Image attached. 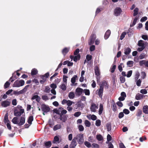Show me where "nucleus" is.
Instances as JSON below:
<instances>
[{"mask_svg": "<svg viewBox=\"0 0 148 148\" xmlns=\"http://www.w3.org/2000/svg\"><path fill=\"white\" fill-rule=\"evenodd\" d=\"M24 112V109H22V107L18 105L14 110V114L16 116H20Z\"/></svg>", "mask_w": 148, "mask_h": 148, "instance_id": "f257e3e1", "label": "nucleus"}, {"mask_svg": "<svg viewBox=\"0 0 148 148\" xmlns=\"http://www.w3.org/2000/svg\"><path fill=\"white\" fill-rule=\"evenodd\" d=\"M25 84L24 81L22 79L20 80L15 81L13 84V87H19L23 86Z\"/></svg>", "mask_w": 148, "mask_h": 148, "instance_id": "f03ea898", "label": "nucleus"}, {"mask_svg": "<svg viewBox=\"0 0 148 148\" xmlns=\"http://www.w3.org/2000/svg\"><path fill=\"white\" fill-rule=\"evenodd\" d=\"M74 138H76V140H77V142L79 144H81L84 142L83 134H77L76 137H74Z\"/></svg>", "mask_w": 148, "mask_h": 148, "instance_id": "7ed1b4c3", "label": "nucleus"}, {"mask_svg": "<svg viewBox=\"0 0 148 148\" xmlns=\"http://www.w3.org/2000/svg\"><path fill=\"white\" fill-rule=\"evenodd\" d=\"M41 109L43 112V115H45V112H47L50 110V108L49 106L45 104H42V105Z\"/></svg>", "mask_w": 148, "mask_h": 148, "instance_id": "20e7f679", "label": "nucleus"}, {"mask_svg": "<svg viewBox=\"0 0 148 148\" xmlns=\"http://www.w3.org/2000/svg\"><path fill=\"white\" fill-rule=\"evenodd\" d=\"M95 73L97 76L96 78L97 82L99 81L100 79V72L98 66H96L95 68Z\"/></svg>", "mask_w": 148, "mask_h": 148, "instance_id": "39448f33", "label": "nucleus"}, {"mask_svg": "<svg viewBox=\"0 0 148 148\" xmlns=\"http://www.w3.org/2000/svg\"><path fill=\"white\" fill-rule=\"evenodd\" d=\"M122 10L119 7H117L115 8L114 10V14L116 16H119L121 14Z\"/></svg>", "mask_w": 148, "mask_h": 148, "instance_id": "423d86ee", "label": "nucleus"}, {"mask_svg": "<svg viewBox=\"0 0 148 148\" xmlns=\"http://www.w3.org/2000/svg\"><path fill=\"white\" fill-rule=\"evenodd\" d=\"M96 38V36L95 34H92L90 36V39L88 41V43L89 45H91L93 44Z\"/></svg>", "mask_w": 148, "mask_h": 148, "instance_id": "0eeeda50", "label": "nucleus"}, {"mask_svg": "<svg viewBox=\"0 0 148 148\" xmlns=\"http://www.w3.org/2000/svg\"><path fill=\"white\" fill-rule=\"evenodd\" d=\"M83 91V90L80 88H77L75 91V94L76 96H79L81 95Z\"/></svg>", "mask_w": 148, "mask_h": 148, "instance_id": "6e6552de", "label": "nucleus"}, {"mask_svg": "<svg viewBox=\"0 0 148 148\" xmlns=\"http://www.w3.org/2000/svg\"><path fill=\"white\" fill-rule=\"evenodd\" d=\"M77 145L76 138H74L72 141L71 144L69 146V147L70 148H74Z\"/></svg>", "mask_w": 148, "mask_h": 148, "instance_id": "1a4fd4ad", "label": "nucleus"}, {"mask_svg": "<svg viewBox=\"0 0 148 148\" xmlns=\"http://www.w3.org/2000/svg\"><path fill=\"white\" fill-rule=\"evenodd\" d=\"M103 89V87L102 86H100V88L99 89L97 90V91H98V95H99V96L101 98H102V97Z\"/></svg>", "mask_w": 148, "mask_h": 148, "instance_id": "9d476101", "label": "nucleus"}, {"mask_svg": "<svg viewBox=\"0 0 148 148\" xmlns=\"http://www.w3.org/2000/svg\"><path fill=\"white\" fill-rule=\"evenodd\" d=\"M98 108V105H96L94 103H92L90 107V110L91 111L95 112L96 110Z\"/></svg>", "mask_w": 148, "mask_h": 148, "instance_id": "9b49d317", "label": "nucleus"}, {"mask_svg": "<svg viewBox=\"0 0 148 148\" xmlns=\"http://www.w3.org/2000/svg\"><path fill=\"white\" fill-rule=\"evenodd\" d=\"M10 102L8 101L5 100L1 102V106L4 107H6L10 106Z\"/></svg>", "mask_w": 148, "mask_h": 148, "instance_id": "f8f14e48", "label": "nucleus"}, {"mask_svg": "<svg viewBox=\"0 0 148 148\" xmlns=\"http://www.w3.org/2000/svg\"><path fill=\"white\" fill-rule=\"evenodd\" d=\"M124 53L126 55H129L131 52V49L129 47L125 48L124 50Z\"/></svg>", "mask_w": 148, "mask_h": 148, "instance_id": "ddd939ff", "label": "nucleus"}, {"mask_svg": "<svg viewBox=\"0 0 148 148\" xmlns=\"http://www.w3.org/2000/svg\"><path fill=\"white\" fill-rule=\"evenodd\" d=\"M31 99L32 100L36 99V101L39 102L40 100V98L38 95H34L32 97Z\"/></svg>", "mask_w": 148, "mask_h": 148, "instance_id": "4468645a", "label": "nucleus"}, {"mask_svg": "<svg viewBox=\"0 0 148 148\" xmlns=\"http://www.w3.org/2000/svg\"><path fill=\"white\" fill-rule=\"evenodd\" d=\"M88 119H91L93 121H95L97 119V116L94 115H89L87 116Z\"/></svg>", "mask_w": 148, "mask_h": 148, "instance_id": "2eb2a0df", "label": "nucleus"}, {"mask_svg": "<svg viewBox=\"0 0 148 148\" xmlns=\"http://www.w3.org/2000/svg\"><path fill=\"white\" fill-rule=\"evenodd\" d=\"M111 34L110 31L109 30H108L106 32L105 36L104 38L105 39H107L109 37Z\"/></svg>", "mask_w": 148, "mask_h": 148, "instance_id": "dca6fc26", "label": "nucleus"}, {"mask_svg": "<svg viewBox=\"0 0 148 148\" xmlns=\"http://www.w3.org/2000/svg\"><path fill=\"white\" fill-rule=\"evenodd\" d=\"M25 118L24 117H21V118L20 121L18 122V125H23L25 123Z\"/></svg>", "mask_w": 148, "mask_h": 148, "instance_id": "f3484780", "label": "nucleus"}, {"mask_svg": "<svg viewBox=\"0 0 148 148\" xmlns=\"http://www.w3.org/2000/svg\"><path fill=\"white\" fill-rule=\"evenodd\" d=\"M63 108L60 107L58 109H55L54 110V112L58 114H61V111L63 110Z\"/></svg>", "mask_w": 148, "mask_h": 148, "instance_id": "a211bd4d", "label": "nucleus"}, {"mask_svg": "<svg viewBox=\"0 0 148 148\" xmlns=\"http://www.w3.org/2000/svg\"><path fill=\"white\" fill-rule=\"evenodd\" d=\"M138 45L140 47H145L144 41L141 40H140L138 42Z\"/></svg>", "mask_w": 148, "mask_h": 148, "instance_id": "6ab92c4d", "label": "nucleus"}, {"mask_svg": "<svg viewBox=\"0 0 148 148\" xmlns=\"http://www.w3.org/2000/svg\"><path fill=\"white\" fill-rule=\"evenodd\" d=\"M103 110V105L102 104H100L99 105V115H101Z\"/></svg>", "mask_w": 148, "mask_h": 148, "instance_id": "aec40b11", "label": "nucleus"}, {"mask_svg": "<svg viewBox=\"0 0 148 148\" xmlns=\"http://www.w3.org/2000/svg\"><path fill=\"white\" fill-rule=\"evenodd\" d=\"M143 112L145 114H148V106H144L143 108Z\"/></svg>", "mask_w": 148, "mask_h": 148, "instance_id": "412c9836", "label": "nucleus"}, {"mask_svg": "<svg viewBox=\"0 0 148 148\" xmlns=\"http://www.w3.org/2000/svg\"><path fill=\"white\" fill-rule=\"evenodd\" d=\"M143 98V95L141 94H138L136 96V99L137 100H139Z\"/></svg>", "mask_w": 148, "mask_h": 148, "instance_id": "4be33fe9", "label": "nucleus"}, {"mask_svg": "<svg viewBox=\"0 0 148 148\" xmlns=\"http://www.w3.org/2000/svg\"><path fill=\"white\" fill-rule=\"evenodd\" d=\"M138 17H136L134 19L133 22L132 24H131L130 25V27H132L134 26L138 20Z\"/></svg>", "mask_w": 148, "mask_h": 148, "instance_id": "5701e85b", "label": "nucleus"}, {"mask_svg": "<svg viewBox=\"0 0 148 148\" xmlns=\"http://www.w3.org/2000/svg\"><path fill=\"white\" fill-rule=\"evenodd\" d=\"M67 84H62L60 86V88L63 90H65L66 89V86Z\"/></svg>", "mask_w": 148, "mask_h": 148, "instance_id": "b1692460", "label": "nucleus"}, {"mask_svg": "<svg viewBox=\"0 0 148 148\" xmlns=\"http://www.w3.org/2000/svg\"><path fill=\"white\" fill-rule=\"evenodd\" d=\"M69 48H65L63 49L62 51V53L64 55H65L69 51Z\"/></svg>", "mask_w": 148, "mask_h": 148, "instance_id": "393cba45", "label": "nucleus"}, {"mask_svg": "<svg viewBox=\"0 0 148 148\" xmlns=\"http://www.w3.org/2000/svg\"><path fill=\"white\" fill-rule=\"evenodd\" d=\"M45 144L46 148H49L51 146V142L49 141L46 142L45 143Z\"/></svg>", "mask_w": 148, "mask_h": 148, "instance_id": "a878e982", "label": "nucleus"}, {"mask_svg": "<svg viewBox=\"0 0 148 148\" xmlns=\"http://www.w3.org/2000/svg\"><path fill=\"white\" fill-rule=\"evenodd\" d=\"M100 86H102L103 87L104 86L107 88H108L109 86V85H108L107 83L105 81H103L102 83V84L100 85Z\"/></svg>", "mask_w": 148, "mask_h": 148, "instance_id": "bb28decb", "label": "nucleus"}, {"mask_svg": "<svg viewBox=\"0 0 148 148\" xmlns=\"http://www.w3.org/2000/svg\"><path fill=\"white\" fill-rule=\"evenodd\" d=\"M75 95L73 92H70L69 95V97L70 99H73L75 97Z\"/></svg>", "mask_w": 148, "mask_h": 148, "instance_id": "cd10ccee", "label": "nucleus"}, {"mask_svg": "<svg viewBox=\"0 0 148 148\" xmlns=\"http://www.w3.org/2000/svg\"><path fill=\"white\" fill-rule=\"evenodd\" d=\"M12 122L14 124L18 125V118L17 117H14L12 120Z\"/></svg>", "mask_w": 148, "mask_h": 148, "instance_id": "c85d7f7f", "label": "nucleus"}, {"mask_svg": "<svg viewBox=\"0 0 148 148\" xmlns=\"http://www.w3.org/2000/svg\"><path fill=\"white\" fill-rule=\"evenodd\" d=\"M106 127L108 131H110L111 130V124L110 123H108L106 125Z\"/></svg>", "mask_w": 148, "mask_h": 148, "instance_id": "c756f323", "label": "nucleus"}, {"mask_svg": "<svg viewBox=\"0 0 148 148\" xmlns=\"http://www.w3.org/2000/svg\"><path fill=\"white\" fill-rule=\"evenodd\" d=\"M29 86V85H27L26 86H25V87H24V88H23L22 90H21L23 94V93L26 92L27 91V89L28 88Z\"/></svg>", "mask_w": 148, "mask_h": 148, "instance_id": "7c9ffc66", "label": "nucleus"}, {"mask_svg": "<svg viewBox=\"0 0 148 148\" xmlns=\"http://www.w3.org/2000/svg\"><path fill=\"white\" fill-rule=\"evenodd\" d=\"M80 56L79 55H78L77 56H75L73 58V60L75 62H77V60H79L80 59Z\"/></svg>", "mask_w": 148, "mask_h": 148, "instance_id": "2f4dec72", "label": "nucleus"}, {"mask_svg": "<svg viewBox=\"0 0 148 148\" xmlns=\"http://www.w3.org/2000/svg\"><path fill=\"white\" fill-rule=\"evenodd\" d=\"M84 124L86 126L89 127L91 125L90 123L88 120H86L84 121Z\"/></svg>", "mask_w": 148, "mask_h": 148, "instance_id": "473e14b6", "label": "nucleus"}, {"mask_svg": "<svg viewBox=\"0 0 148 148\" xmlns=\"http://www.w3.org/2000/svg\"><path fill=\"white\" fill-rule=\"evenodd\" d=\"M38 71L36 69H33L32 70L31 74L32 75H35L38 73Z\"/></svg>", "mask_w": 148, "mask_h": 148, "instance_id": "72a5a7b5", "label": "nucleus"}, {"mask_svg": "<svg viewBox=\"0 0 148 148\" xmlns=\"http://www.w3.org/2000/svg\"><path fill=\"white\" fill-rule=\"evenodd\" d=\"M77 78V76L76 75H74L71 79V81L73 84H74L75 82L76 79Z\"/></svg>", "mask_w": 148, "mask_h": 148, "instance_id": "f704fd0d", "label": "nucleus"}, {"mask_svg": "<svg viewBox=\"0 0 148 148\" xmlns=\"http://www.w3.org/2000/svg\"><path fill=\"white\" fill-rule=\"evenodd\" d=\"M61 127V125H57L54 126L53 128V130L54 131H56L57 130L60 129Z\"/></svg>", "mask_w": 148, "mask_h": 148, "instance_id": "c9c22d12", "label": "nucleus"}, {"mask_svg": "<svg viewBox=\"0 0 148 148\" xmlns=\"http://www.w3.org/2000/svg\"><path fill=\"white\" fill-rule=\"evenodd\" d=\"M44 91L45 92L49 93L50 92V87L48 86H46L45 87V89Z\"/></svg>", "mask_w": 148, "mask_h": 148, "instance_id": "e433bc0d", "label": "nucleus"}, {"mask_svg": "<svg viewBox=\"0 0 148 148\" xmlns=\"http://www.w3.org/2000/svg\"><path fill=\"white\" fill-rule=\"evenodd\" d=\"M133 62L132 61H129L127 62V65L128 66L130 67H132L133 64Z\"/></svg>", "mask_w": 148, "mask_h": 148, "instance_id": "4c0bfd02", "label": "nucleus"}, {"mask_svg": "<svg viewBox=\"0 0 148 148\" xmlns=\"http://www.w3.org/2000/svg\"><path fill=\"white\" fill-rule=\"evenodd\" d=\"M33 120V117L32 116H30L29 117L28 119V123L30 124H32V121Z\"/></svg>", "mask_w": 148, "mask_h": 148, "instance_id": "58836bf2", "label": "nucleus"}, {"mask_svg": "<svg viewBox=\"0 0 148 148\" xmlns=\"http://www.w3.org/2000/svg\"><path fill=\"white\" fill-rule=\"evenodd\" d=\"M97 139L99 141H101L103 140V137L100 134L97 135L96 136Z\"/></svg>", "mask_w": 148, "mask_h": 148, "instance_id": "ea45409f", "label": "nucleus"}, {"mask_svg": "<svg viewBox=\"0 0 148 148\" xmlns=\"http://www.w3.org/2000/svg\"><path fill=\"white\" fill-rule=\"evenodd\" d=\"M83 91L86 95H89L90 94V91L88 89H84Z\"/></svg>", "mask_w": 148, "mask_h": 148, "instance_id": "a19ab883", "label": "nucleus"}, {"mask_svg": "<svg viewBox=\"0 0 148 148\" xmlns=\"http://www.w3.org/2000/svg\"><path fill=\"white\" fill-rule=\"evenodd\" d=\"M13 93L14 95H18L20 94H23L21 90L19 91H14Z\"/></svg>", "mask_w": 148, "mask_h": 148, "instance_id": "79ce46f5", "label": "nucleus"}, {"mask_svg": "<svg viewBox=\"0 0 148 148\" xmlns=\"http://www.w3.org/2000/svg\"><path fill=\"white\" fill-rule=\"evenodd\" d=\"M60 119L63 122H65L66 121L67 118L65 116H61Z\"/></svg>", "mask_w": 148, "mask_h": 148, "instance_id": "37998d69", "label": "nucleus"}, {"mask_svg": "<svg viewBox=\"0 0 148 148\" xmlns=\"http://www.w3.org/2000/svg\"><path fill=\"white\" fill-rule=\"evenodd\" d=\"M138 8H136L134 10V16H136L138 13Z\"/></svg>", "mask_w": 148, "mask_h": 148, "instance_id": "c03bdc74", "label": "nucleus"}, {"mask_svg": "<svg viewBox=\"0 0 148 148\" xmlns=\"http://www.w3.org/2000/svg\"><path fill=\"white\" fill-rule=\"evenodd\" d=\"M147 56L144 53L141 54L139 56V58L140 59H142L146 58Z\"/></svg>", "mask_w": 148, "mask_h": 148, "instance_id": "a18cd8bd", "label": "nucleus"}, {"mask_svg": "<svg viewBox=\"0 0 148 148\" xmlns=\"http://www.w3.org/2000/svg\"><path fill=\"white\" fill-rule=\"evenodd\" d=\"M101 121L99 119L97 120L96 121L95 125L97 126H99L101 125Z\"/></svg>", "mask_w": 148, "mask_h": 148, "instance_id": "49530a36", "label": "nucleus"}, {"mask_svg": "<svg viewBox=\"0 0 148 148\" xmlns=\"http://www.w3.org/2000/svg\"><path fill=\"white\" fill-rule=\"evenodd\" d=\"M84 144L88 147H90L91 146V144L88 141H86L85 142Z\"/></svg>", "mask_w": 148, "mask_h": 148, "instance_id": "de8ad7c7", "label": "nucleus"}, {"mask_svg": "<svg viewBox=\"0 0 148 148\" xmlns=\"http://www.w3.org/2000/svg\"><path fill=\"white\" fill-rule=\"evenodd\" d=\"M126 34V32H124L122 33L121 35L120 39L121 40H122L125 37V35Z\"/></svg>", "mask_w": 148, "mask_h": 148, "instance_id": "09e8293b", "label": "nucleus"}, {"mask_svg": "<svg viewBox=\"0 0 148 148\" xmlns=\"http://www.w3.org/2000/svg\"><path fill=\"white\" fill-rule=\"evenodd\" d=\"M4 121L5 123H9V121L8 120V118L7 116H6V115H5V116L4 119Z\"/></svg>", "mask_w": 148, "mask_h": 148, "instance_id": "8fccbe9b", "label": "nucleus"}, {"mask_svg": "<svg viewBox=\"0 0 148 148\" xmlns=\"http://www.w3.org/2000/svg\"><path fill=\"white\" fill-rule=\"evenodd\" d=\"M123 66V63H121L118 66V69L120 71H122V66Z\"/></svg>", "mask_w": 148, "mask_h": 148, "instance_id": "3c124183", "label": "nucleus"}, {"mask_svg": "<svg viewBox=\"0 0 148 148\" xmlns=\"http://www.w3.org/2000/svg\"><path fill=\"white\" fill-rule=\"evenodd\" d=\"M140 92L143 94H145L147 93V91L146 89H143L140 90Z\"/></svg>", "mask_w": 148, "mask_h": 148, "instance_id": "603ef678", "label": "nucleus"}, {"mask_svg": "<svg viewBox=\"0 0 148 148\" xmlns=\"http://www.w3.org/2000/svg\"><path fill=\"white\" fill-rule=\"evenodd\" d=\"M49 76V73H45L44 75H42L41 76V77L42 78H44L45 77H46V78H47Z\"/></svg>", "mask_w": 148, "mask_h": 148, "instance_id": "864d4df0", "label": "nucleus"}, {"mask_svg": "<svg viewBox=\"0 0 148 148\" xmlns=\"http://www.w3.org/2000/svg\"><path fill=\"white\" fill-rule=\"evenodd\" d=\"M81 114V113L80 112H77L75 113L74 115L76 117H78Z\"/></svg>", "mask_w": 148, "mask_h": 148, "instance_id": "5fc2aeb1", "label": "nucleus"}, {"mask_svg": "<svg viewBox=\"0 0 148 148\" xmlns=\"http://www.w3.org/2000/svg\"><path fill=\"white\" fill-rule=\"evenodd\" d=\"M73 103V102L71 101L70 100H67L66 104L68 106H71Z\"/></svg>", "mask_w": 148, "mask_h": 148, "instance_id": "6e6d98bb", "label": "nucleus"}, {"mask_svg": "<svg viewBox=\"0 0 148 148\" xmlns=\"http://www.w3.org/2000/svg\"><path fill=\"white\" fill-rule=\"evenodd\" d=\"M68 78V77L66 76H63V82L65 84H67V78Z\"/></svg>", "mask_w": 148, "mask_h": 148, "instance_id": "4d7b16f0", "label": "nucleus"}, {"mask_svg": "<svg viewBox=\"0 0 148 148\" xmlns=\"http://www.w3.org/2000/svg\"><path fill=\"white\" fill-rule=\"evenodd\" d=\"M92 56L90 55H87L86 56V59L88 61L90 60L92 58Z\"/></svg>", "mask_w": 148, "mask_h": 148, "instance_id": "13d9d810", "label": "nucleus"}, {"mask_svg": "<svg viewBox=\"0 0 148 148\" xmlns=\"http://www.w3.org/2000/svg\"><path fill=\"white\" fill-rule=\"evenodd\" d=\"M42 99L45 101H46L49 99L48 97L45 95H43L42 96Z\"/></svg>", "mask_w": 148, "mask_h": 148, "instance_id": "bf43d9fd", "label": "nucleus"}, {"mask_svg": "<svg viewBox=\"0 0 148 148\" xmlns=\"http://www.w3.org/2000/svg\"><path fill=\"white\" fill-rule=\"evenodd\" d=\"M132 71H129L127 73V76L128 77H130L132 75Z\"/></svg>", "mask_w": 148, "mask_h": 148, "instance_id": "052dcab7", "label": "nucleus"}, {"mask_svg": "<svg viewBox=\"0 0 148 148\" xmlns=\"http://www.w3.org/2000/svg\"><path fill=\"white\" fill-rule=\"evenodd\" d=\"M92 145L93 148H99V145L96 143H93L92 144Z\"/></svg>", "mask_w": 148, "mask_h": 148, "instance_id": "680f3d73", "label": "nucleus"}, {"mask_svg": "<svg viewBox=\"0 0 148 148\" xmlns=\"http://www.w3.org/2000/svg\"><path fill=\"white\" fill-rule=\"evenodd\" d=\"M50 87L52 88V89H55L57 87L56 85L54 84H52L50 85Z\"/></svg>", "mask_w": 148, "mask_h": 148, "instance_id": "e2e57ef3", "label": "nucleus"}, {"mask_svg": "<svg viewBox=\"0 0 148 148\" xmlns=\"http://www.w3.org/2000/svg\"><path fill=\"white\" fill-rule=\"evenodd\" d=\"M10 84V83L8 82H7L4 85V87L5 88H7L9 87V85Z\"/></svg>", "mask_w": 148, "mask_h": 148, "instance_id": "0e129e2a", "label": "nucleus"}, {"mask_svg": "<svg viewBox=\"0 0 148 148\" xmlns=\"http://www.w3.org/2000/svg\"><path fill=\"white\" fill-rule=\"evenodd\" d=\"M120 80L122 83H124L125 81V78L123 77H121L120 78Z\"/></svg>", "mask_w": 148, "mask_h": 148, "instance_id": "69168bd1", "label": "nucleus"}, {"mask_svg": "<svg viewBox=\"0 0 148 148\" xmlns=\"http://www.w3.org/2000/svg\"><path fill=\"white\" fill-rule=\"evenodd\" d=\"M141 81L140 79H138L136 82V84L138 86H140Z\"/></svg>", "mask_w": 148, "mask_h": 148, "instance_id": "338daca9", "label": "nucleus"}, {"mask_svg": "<svg viewBox=\"0 0 148 148\" xmlns=\"http://www.w3.org/2000/svg\"><path fill=\"white\" fill-rule=\"evenodd\" d=\"M78 128L79 130L80 131H83L84 130L83 126L81 125H79L78 126Z\"/></svg>", "mask_w": 148, "mask_h": 148, "instance_id": "774afa93", "label": "nucleus"}]
</instances>
